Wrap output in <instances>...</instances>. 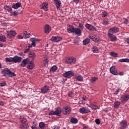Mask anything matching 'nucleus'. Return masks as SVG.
<instances>
[{
	"instance_id": "nucleus-53",
	"label": "nucleus",
	"mask_w": 129,
	"mask_h": 129,
	"mask_svg": "<svg viewBox=\"0 0 129 129\" xmlns=\"http://www.w3.org/2000/svg\"><path fill=\"white\" fill-rule=\"evenodd\" d=\"M95 122L97 124H100V120L99 119H96Z\"/></svg>"
},
{
	"instance_id": "nucleus-10",
	"label": "nucleus",
	"mask_w": 129,
	"mask_h": 129,
	"mask_svg": "<svg viewBox=\"0 0 129 129\" xmlns=\"http://www.w3.org/2000/svg\"><path fill=\"white\" fill-rule=\"evenodd\" d=\"M50 40L52 42H60L62 40V37L60 36H53Z\"/></svg>"
},
{
	"instance_id": "nucleus-4",
	"label": "nucleus",
	"mask_w": 129,
	"mask_h": 129,
	"mask_svg": "<svg viewBox=\"0 0 129 129\" xmlns=\"http://www.w3.org/2000/svg\"><path fill=\"white\" fill-rule=\"evenodd\" d=\"M118 31H119V29H118V28L114 26L113 28L109 29V30L108 31V33L112 34H116V33H117Z\"/></svg>"
},
{
	"instance_id": "nucleus-15",
	"label": "nucleus",
	"mask_w": 129,
	"mask_h": 129,
	"mask_svg": "<svg viewBox=\"0 0 129 129\" xmlns=\"http://www.w3.org/2000/svg\"><path fill=\"white\" fill-rule=\"evenodd\" d=\"M29 62H30V60H29L28 58H26L23 60H22L21 63V66H22V67H26L27 64H29Z\"/></svg>"
},
{
	"instance_id": "nucleus-63",
	"label": "nucleus",
	"mask_w": 129,
	"mask_h": 129,
	"mask_svg": "<svg viewBox=\"0 0 129 129\" xmlns=\"http://www.w3.org/2000/svg\"><path fill=\"white\" fill-rule=\"evenodd\" d=\"M74 43L76 44H78V40H77V39H75Z\"/></svg>"
},
{
	"instance_id": "nucleus-21",
	"label": "nucleus",
	"mask_w": 129,
	"mask_h": 129,
	"mask_svg": "<svg viewBox=\"0 0 129 129\" xmlns=\"http://www.w3.org/2000/svg\"><path fill=\"white\" fill-rule=\"evenodd\" d=\"M41 9L42 10H44L45 12L48 11V3L44 2L42 5H41Z\"/></svg>"
},
{
	"instance_id": "nucleus-11",
	"label": "nucleus",
	"mask_w": 129,
	"mask_h": 129,
	"mask_svg": "<svg viewBox=\"0 0 129 129\" xmlns=\"http://www.w3.org/2000/svg\"><path fill=\"white\" fill-rule=\"evenodd\" d=\"M110 72L113 75H117L118 74L117 70H116V69L114 66H112L110 68Z\"/></svg>"
},
{
	"instance_id": "nucleus-20",
	"label": "nucleus",
	"mask_w": 129,
	"mask_h": 129,
	"mask_svg": "<svg viewBox=\"0 0 129 129\" xmlns=\"http://www.w3.org/2000/svg\"><path fill=\"white\" fill-rule=\"evenodd\" d=\"M91 49L93 53H99V48L97 47V46H96V45L92 46Z\"/></svg>"
},
{
	"instance_id": "nucleus-62",
	"label": "nucleus",
	"mask_w": 129,
	"mask_h": 129,
	"mask_svg": "<svg viewBox=\"0 0 129 129\" xmlns=\"http://www.w3.org/2000/svg\"><path fill=\"white\" fill-rule=\"evenodd\" d=\"M125 128L124 127H123L122 126H121L118 128V129H124Z\"/></svg>"
},
{
	"instance_id": "nucleus-18",
	"label": "nucleus",
	"mask_w": 129,
	"mask_h": 129,
	"mask_svg": "<svg viewBox=\"0 0 129 129\" xmlns=\"http://www.w3.org/2000/svg\"><path fill=\"white\" fill-rule=\"evenodd\" d=\"M16 35H17V32H16V31L14 30L10 31L8 34V37H9V38H12L13 37H15Z\"/></svg>"
},
{
	"instance_id": "nucleus-51",
	"label": "nucleus",
	"mask_w": 129,
	"mask_h": 129,
	"mask_svg": "<svg viewBox=\"0 0 129 129\" xmlns=\"http://www.w3.org/2000/svg\"><path fill=\"white\" fill-rule=\"evenodd\" d=\"M102 17L103 18H105V17H107V13L106 12H104L102 13Z\"/></svg>"
},
{
	"instance_id": "nucleus-61",
	"label": "nucleus",
	"mask_w": 129,
	"mask_h": 129,
	"mask_svg": "<svg viewBox=\"0 0 129 129\" xmlns=\"http://www.w3.org/2000/svg\"><path fill=\"white\" fill-rule=\"evenodd\" d=\"M18 39H23V36H22V35H18Z\"/></svg>"
},
{
	"instance_id": "nucleus-47",
	"label": "nucleus",
	"mask_w": 129,
	"mask_h": 129,
	"mask_svg": "<svg viewBox=\"0 0 129 129\" xmlns=\"http://www.w3.org/2000/svg\"><path fill=\"white\" fill-rule=\"evenodd\" d=\"M21 13H22V11H16L14 12H13V16H18V15H19V14H21Z\"/></svg>"
},
{
	"instance_id": "nucleus-26",
	"label": "nucleus",
	"mask_w": 129,
	"mask_h": 129,
	"mask_svg": "<svg viewBox=\"0 0 129 129\" xmlns=\"http://www.w3.org/2000/svg\"><path fill=\"white\" fill-rule=\"evenodd\" d=\"M54 4L57 9H60V7L61 6V1L60 0H54Z\"/></svg>"
},
{
	"instance_id": "nucleus-31",
	"label": "nucleus",
	"mask_w": 129,
	"mask_h": 129,
	"mask_svg": "<svg viewBox=\"0 0 129 129\" xmlns=\"http://www.w3.org/2000/svg\"><path fill=\"white\" fill-rule=\"evenodd\" d=\"M119 105H120V101H117L114 103V107L115 109L118 108Z\"/></svg>"
},
{
	"instance_id": "nucleus-12",
	"label": "nucleus",
	"mask_w": 129,
	"mask_h": 129,
	"mask_svg": "<svg viewBox=\"0 0 129 129\" xmlns=\"http://www.w3.org/2000/svg\"><path fill=\"white\" fill-rule=\"evenodd\" d=\"M128 99H129V95L127 94H126L120 97V100L122 101V102H123V101H127Z\"/></svg>"
},
{
	"instance_id": "nucleus-6",
	"label": "nucleus",
	"mask_w": 129,
	"mask_h": 129,
	"mask_svg": "<svg viewBox=\"0 0 129 129\" xmlns=\"http://www.w3.org/2000/svg\"><path fill=\"white\" fill-rule=\"evenodd\" d=\"M108 38H109L111 42H115L116 41V40H117L116 36L111 33H108Z\"/></svg>"
},
{
	"instance_id": "nucleus-56",
	"label": "nucleus",
	"mask_w": 129,
	"mask_h": 129,
	"mask_svg": "<svg viewBox=\"0 0 129 129\" xmlns=\"http://www.w3.org/2000/svg\"><path fill=\"white\" fill-rule=\"evenodd\" d=\"M123 23H124V24H125V25H127V24H128V20H127L126 19H124Z\"/></svg>"
},
{
	"instance_id": "nucleus-60",
	"label": "nucleus",
	"mask_w": 129,
	"mask_h": 129,
	"mask_svg": "<svg viewBox=\"0 0 129 129\" xmlns=\"http://www.w3.org/2000/svg\"><path fill=\"white\" fill-rule=\"evenodd\" d=\"M0 105H2V106L5 105V102H3V101H0Z\"/></svg>"
},
{
	"instance_id": "nucleus-55",
	"label": "nucleus",
	"mask_w": 129,
	"mask_h": 129,
	"mask_svg": "<svg viewBox=\"0 0 129 129\" xmlns=\"http://www.w3.org/2000/svg\"><path fill=\"white\" fill-rule=\"evenodd\" d=\"M52 129H60V126L59 125H54L53 126Z\"/></svg>"
},
{
	"instance_id": "nucleus-50",
	"label": "nucleus",
	"mask_w": 129,
	"mask_h": 129,
	"mask_svg": "<svg viewBox=\"0 0 129 129\" xmlns=\"http://www.w3.org/2000/svg\"><path fill=\"white\" fill-rule=\"evenodd\" d=\"M79 29H82V30H83L84 28V26H83V24L82 23H79Z\"/></svg>"
},
{
	"instance_id": "nucleus-34",
	"label": "nucleus",
	"mask_w": 129,
	"mask_h": 129,
	"mask_svg": "<svg viewBox=\"0 0 129 129\" xmlns=\"http://www.w3.org/2000/svg\"><path fill=\"white\" fill-rule=\"evenodd\" d=\"M20 120L21 122L24 123L27 121V119L24 116H20Z\"/></svg>"
},
{
	"instance_id": "nucleus-41",
	"label": "nucleus",
	"mask_w": 129,
	"mask_h": 129,
	"mask_svg": "<svg viewBox=\"0 0 129 129\" xmlns=\"http://www.w3.org/2000/svg\"><path fill=\"white\" fill-rule=\"evenodd\" d=\"M93 41H94V42H100V38L96 35Z\"/></svg>"
},
{
	"instance_id": "nucleus-42",
	"label": "nucleus",
	"mask_w": 129,
	"mask_h": 129,
	"mask_svg": "<svg viewBox=\"0 0 129 129\" xmlns=\"http://www.w3.org/2000/svg\"><path fill=\"white\" fill-rule=\"evenodd\" d=\"M4 9L6 10V11H12L13 10V9L10 6L7 5L4 7Z\"/></svg>"
},
{
	"instance_id": "nucleus-49",
	"label": "nucleus",
	"mask_w": 129,
	"mask_h": 129,
	"mask_svg": "<svg viewBox=\"0 0 129 129\" xmlns=\"http://www.w3.org/2000/svg\"><path fill=\"white\" fill-rule=\"evenodd\" d=\"M102 24L104 26H107V25L109 24V22L106 20H105L103 22Z\"/></svg>"
},
{
	"instance_id": "nucleus-7",
	"label": "nucleus",
	"mask_w": 129,
	"mask_h": 129,
	"mask_svg": "<svg viewBox=\"0 0 129 129\" xmlns=\"http://www.w3.org/2000/svg\"><path fill=\"white\" fill-rule=\"evenodd\" d=\"M79 111L80 113H88V112H90V109L87 107H82L79 109Z\"/></svg>"
},
{
	"instance_id": "nucleus-30",
	"label": "nucleus",
	"mask_w": 129,
	"mask_h": 129,
	"mask_svg": "<svg viewBox=\"0 0 129 129\" xmlns=\"http://www.w3.org/2000/svg\"><path fill=\"white\" fill-rule=\"evenodd\" d=\"M30 41L32 42L31 45L35 46H36V42H37V41H39V40L36 38H32L30 39Z\"/></svg>"
},
{
	"instance_id": "nucleus-2",
	"label": "nucleus",
	"mask_w": 129,
	"mask_h": 129,
	"mask_svg": "<svg viewBox=\"0 0 129 129\" xmlns=\"http://www.w3.org/2000/svg\"><path fill=\"white\" fill-rule=\"evenodd\" d=\"M74 76V73L72 71H69L68 72H65L63 74V77H66V78H70Z\"/></svg>"
},
{
	"instance_id": "nucleus-23",
	"label": "nucleus",
	"mask_w": 129,
	"mask_h": 129,
	"mask_svg": "<svg viewBox=\"0 0 129 129\" xmlns=\"http://www.w3.org/2000/svg\"><path fill=\"white\" fill-rule=\"evenodd\" d=\"M75 79H76L77 81H79V82H82L84 79L83 77L81 76L80 75L76 76Z\"/></svg>"
},
{
	"instance_id": "nucleus-46",
	"label": "nucleus",
	"mask_w": 129,
	"mask_h": 129,
	"mask_svg": "<svg viewBox=\"0 0 129 129\" xmlns=\"http://www.w3.org/2000/svg\"><path fill=\"white\" fill-rule=\"evenodd\" d=\"M68 96H69V97H74V93L72 91H70L68 93Z\"/></svg>"
},
{
	"instance_id": "nucleus-58",
	"label": "nucleus",
	"mask_w": 129,
	"mask_h": 129,
	"mask_svg": "<svg viewBox=\"0 0 129 129\" xmlns=\"http://www.w3.org/2000/svg\"><path fill=\"white\" fill-rule=\"evenodd\" d=\"M1 26H3V27L7 26V23H3L1 24Z\"/></svg>"
},
{
	"instance_id": "nucleus-25",
	"label": "nucleus",
	"mask_w": 129,
	"mask_h": 129,
	"mask_svg": "<svg viewBox=\"0 0 129 129\" xmlns=\"http://www.w3.org/2000/svg\"><path fill=\"white\" fill-rule=\"evenodd\" d=\"M21 129H28L29 124L27 123H22V124L20 126Z\"/></svg>"
},
{
	"instance_id": "nucleus-39",
	"label": "nucleus",
	"mask_w": 129,
	"mask_h": 129,
	"mask_svg": "<svg viewBox=\"0 0 129 129\" xmlns=\"http://www.w3.org/2000/svg\"><path fill=\"white\" fill-rule=\"evenodd\" d=\"M24 37L25 38H26V39H28V38H29L30 37V36H31V34L29 33H28L27 31H25L24 32Z\"/></svg>"
},
{
	"instance_id": "nucleus-9",
	"label": "nucleus",
	"mask_w": 129,
	"mask_h": 129,
	"mask_svg": "<svg viewBox=\"0 0 129 129\" xmlns=\"http://www.w3.org/2000/svg\"><path fill=\"white\" fill-rule=\"evenodd\" d=\"M76 29V28L74 27V26H73V25H70L67 28V31L68 33H70L71 34H74Z\"/></svg>"
},
{
	"instance_id": "nucleus-27",
	"label": "nucleus",
	"mask_w": 129,
	"mask_h": 129,
	"mask_svg": "<svg viewBox=\"0 0 129 129\" xmlns=\"http://www.w3.org/2000/svg\"><path fill=\"white\" fill-rule=\"evenodd\" d=\"M120 125H121V126H122L123 127H126V125H127V123L126 122V120H124L121 121L120 122Z\"/></svg>"
},
{
	"instance_id": "nucleus-24",
	"label": "nucleus",
	"mask_w": 129,
	"mask_h": 129,
	"mask_svg": "<svg viewBox=\"0 0 129 129\" xmlns=\"http://www.w3.org/2000/svg\"><path fill=\"white\" fill-rule=\"evenodd\" d=\"M54 112L55 113V115L59 116L61 112H62V109L60 107H57L56 108L55 111H54Z\"/></svg>"
},
{
	"instance_id": "nucleus-17",
	"label": "nucleus",
	"mask_w": 129,
	"mask_h": 129,
	"mask_svg": "<svg viewBox=\"0 0 129 129\" xmlns=\"http://www.w3.org/2000/svg\"><path fill=\"white\" fill-rule=\"evenodd\" d=\"M85 27L87 29H88L90 31H94V30H95V27H94V26L88 23H87L85 24Z\"/></svg>"
},
{
	"instance_id": "nucleus-5",
	"label": "nucleus",
	"mask_w": 129,
	"mask_h": 129,
	"mask_svg": "<svg viewBox=\"0 0 129 129\" xmlns=\"http://www.w3.org/2000/svg\"><path fill=\"white\" fill-rule=\"evenodd\" d=\"M71 112V107L70 106H66L62 109V113L63 114H69Z\"/></svg>"
},
{
	"instance_id": "nucleus-29",
	"label": "nucleus",
	"mask_w": 129,
	"mask_h": 129,
	"mask_svg": "<svg viewBox=\"0 0 129 129\" xmlns=\"http://www.w3.org/2000/svg\"><path fill=\"white\" fill-rule=\"evenodd\" d=\"M28 56L29 58H32V59H35V58H36V53L30 52L28 53Z\"/></svg>"
},
{
	"instance_id": "nucleus-52",
	"label": "nucleus",
	"mask_w": 129,
	"mask_h": 129,
	"mask_svg": "<svg viewBox=\"0 0 129 129\" xmlns=\"http://www.w3.org/2000/svg\"><path fill=\"white\" fill-rule=\"evenodd\" d=\"M49 115H56L55 111H51L49 113Z\"/></svg>"
},
{
	"instance_id": "nucleus-19",
	"label": "nucleus",
	"mask_w": 129,
	"mask_h": 129,
	"mask_svg": "<svg viewBox=\"0 0 129 129\" xmlns=\"http://www.w3.org/2000/svg\"><path fill=\"white\" fill-rule=\"evenodd\" d=\"M21 7H22V5L20 2H18L16 4H13L12 5L13 9H15V10L19 9V8H21Z\"/></svg>"
},
{
	"instance_id": "nucleus-45",
	"label": "nucleus",
	"mask_w": 129,
	"mask_h": 129,
	"mask_svg": "<svg viewBox=\"0 0 129 129\" xmlns=\"http://www.w3.org/2000/svg\"><path fill=\"white\" fill-rule=\"evenodd\" d=\"M30 48H32V46H31V44H29V47L28 48L25 49V50H24V53L25 54L28 53V52H29L30 51Z\"/></svg>"
},
{
	"instance_id": "nucleus-36",
	"label": "nucleus",
	"mask_w": 129,
	"mask_h": 129,
	"mask_svg": "<svg viewBox=\"0 0 129 129\" xmlns=\"http://www.w3.org/2000/svg\"><path fill=\"white\" fill-rule=\"evenodd\" d=\"M57 69H58V68L57 67V66H53L50 68V72H55V71L57 70Z\"/></svg>"
},
{
	"instance_id": "nucleus-1",
	"label": "nucleus",
	"mask_w": 129,
	"mask_h": 129,
	"mask_svg": "<svg viewBox=\"0 0 129 129\" xmlns=\"http://www.w3.org/2000/svg\"><path fill=\"white\" fill-rule=\"evenodd\" d=\"M1 73L3 76L5 77H14L15 76H17V75L14 72H11V70L8 68L4 69L1 72Z\"/></svg>"
},
{
	"instance_id": "nucleus-32",
	"label": "nucleus",
	"mask_w": 129,
	"mask_h": 129,
	"mask_svg": "<svg viewBox=\"0 0 129 129\" xmlns=\"http://www.w3.org/2000/svg\"><path fill=\"white\" fill-rule=\"evenodd\" d=\"M71 122H72V123H74V124L78 123V119H77V118H76L75 117H72L71 118Z\"/></svg>"
},
{
	"instance_id": "nucleus-22",
	"label": "nucleus",
	"mask_w": 129,
	"mask_h": 129,
	"mask_svg": "<svg viewBox=\"0 0 129 129\" xmlns=\"http://www.w3.org/2000/svg\"><path fill=\"white\" fill-rule=\"evenodd\" d=\"M74 34L77 35V36H81V35H82V32L81 31V29L76 28V29H75Z\"/></svg>"
},
{
	"instance_id": "nucleus-33",
	"label": "nucleus",
	"mask_w": 129,
	"mask_h": 129,
	"mask_svg": "<svg viewBox=\"0 0 129 129\" xmlns=\"http://www.w3.org/2000/svg\"><path fill=\"white\" fill-rule=\"evenodd\" d=\"M98 78L96 77H92L90 79V81L91 83H94L95 81H97L98 80Z\"/></svg>"
},
{
	"instance_id": "nucleus-28",
	"label": "nucleus",
	"mask_w": 129,
	"mask_h": 129,
	"mask_svg": "<svg viewBox=\"0 0 129 129\" xmlns=\"http://www.w3.org/2000/svg\"><path fill=\"white\" fill-rule=\"evenodd\" d=\"M90 107L93 109V110H96V109H99V107L98 106L94 105V104H91Z\"/></svg>"
},
{
	"instance_id": "nucleus-43",
	"label": "nucleus",
	"mask_w": 129,
	"mask_h": 129,
	"mask_svg": "<svg viewBox=\"0 0 129 129\" xmlns=\"http://www.w3.org/2000/svg\"><path fill=\"white\" fill-rule=\"evenodd\" d=\"M119 62H129L128 58H121L119 59Z\"/></svg>"
},
{
	"instance_id": "nucleus-37",
	"label": "nucleus",
	"mask_w": 129,
	"mask_h": 129,
	"mask_svg": "<svg viewBox=\"0 0 129 129\" xmlns=\"http://www.w3.org/2000/svg\"><path fill=\"white\" fill-rule=\"evenodd\" d=\"M90 42V39L88 38H86V39L83 40V44L84 45H87V44H89Z\"/></svg>"
},
{
	"instance_id": "nucleus-48",
	"label": "nucleus",
	"mask_w": 129,
	"mask_h": 129,
	"mask_svg": "<svg viewBox=\"0 0 129 129\" xmlns=\"http://www.w3.org/2000/svg\"><path fill=\"white\" fill-rule=\"evenodd\" d=\"M95 36L96 35L94 34H89V37L90 38V39H91L93 41V40H94V38H95Z\"/></svg>"
},
{
	"instance_id": "nucleus-44",
	"label": "nucleus",
	"mask_w": 129,
	"mask_h": 129,
	"mask_svg": "<svg viewBox=\"0 0 129 129\" xmlns=\"http://www.w3.org/2000/svg\"><path fill=\"white\" fill-rule=\"evenodd\" d=\"M110 55L112 57H117V53L115 52L114 51H112L110 52Z\"/></svg>"
},
{
	"instance_id": "nucleus-14",
	"label": "nucleus",
	"mask_w": 129,
	"mask_h": 129,
	"mask_svg": "<svg viewBox=\"0 0 129 129\" xmlns=\"http://www.w3.org/2000/svg\"><path fill=\"white\" fill-rule=\"evenodd\" d=\"M22 61V57L18 56L13 57V63H20Z\"/></svg>"
},
{
	"instance_id": "nucleus-3",
	"label": "nucleus",
	"mask_w": 129,
	"mask_h": 129,
	"mask_svg": "<svg viewBox=\"0 0 129 129\" xmlns=\"http://www.w3.org/2000/svg\"><path fill=\"white\" fill-rule=\"evenodd\" d=\"M49 91H50V87H49L48 86L45 85L41 89L40 92L42 93V94H46V93H48Z\"/></svg>"
},
{
	"instance_id": "nucleus-54",
	"label": "nucleus",
	"mask_w": 129,
	"mask_h": 129,
	"mask_svg": "<svg viewBox=\"0 0 129 129\" xmlns=\"http://www.w3.org/2000/svg\"><path fill=\"white\" fill-rule=\"evenodd\" d=\"M6 82H3L2 83H0V86H1V87H3L4 86H5L6 85Z\"/></svg>"
},
{
	"instance_id": "nucleus-16",
	"label": "nucleus",
	"mask_w": 129,
	"mask_h": 129,
	"mask_svg": "<svg viewBox=\"0 0 129 129\" xmlns=\"http://www.w3.org/2000/svg\"><path fill=\"white\" fill-rule=\"evenodd\" d=\"M44 32L45 34H49L51 32V27L50 25L46 24L44 26Z\"/></svg>"
},
{
	"instance_id": "nucleus-59",
	"label": "nucleus",
	"mask_w": 129,
	"mask_h": 129,
	"mask_svg": "<svg viewBox=\"0 0 129 129\" xmlns=\"http://www.w3.org/2000/svg\"><path fill=\"white\" fill-rule=\"evenodd\" d=\"M118 75L122 76V75H123V73L122 72H119Z\"/></svg>"
},
{
	"instance_id": "nucleus-8",
	"label": "nucleus",
	"mask_w": 129,
	"mask_h": 129,
	"mask_svg": "<svg viewBox=\"0 0 129 129\" xmlns=\"http://www.w3.org/2000/svg\"><path fill=\"white\" fill-rule=\"evenodd\" d=\"M66 62L67 64H74L76 62V58L73 57H70L66 59Z\"/></svg>"
},
{
	"instance_id": "nucleus-40",
	"label": "nucleus",
	"mask_w": 129,
	"mask_h": 129,
	"mask_svg": "<svg viewBox=\"0 0 129 129\" xmlns=\"http://www.w3.org/2000/svg\"><path fill=\"white\" fill-rule=\"evenodd\" d=\"M39 126L40 128L44 129L45 128V123L41 122L39 123Z\"/></svg>"
},
{
	"instance_id": "nucleus-13",
	"label": "nucleus",
	"mask_w": 129,
	"mask_h": 129,
	"mask_svg": "<svg viewBox=\"0 0 129 129\" xmlns=\"http://www.w3.org/2000/svg\"><path fill=\"white\" fill-rule=\"evenodd\" d=\"M34 68H35V63H34V61H33L29 62L27 67V69H28L29 70L34 69Z\"/></svg>"
},
{
	"instance_id": "nucleus-64",
	"label": "nucleus",
	"mask_w": 129,
	"mask_h": 129,
	"mask_svg": "<svg viewBox=\"0 0 129 129\" xmlns=\"http://www.w3.org/2000/svg\"><path fill=\"white\" fill-rule=\"evenodd\" d=\"M126 41H127V43L128 44H129V38H127L126 39Z\"/></svg>"
},
{
	"instance_id": "nucleus-35",
	"label": "nucleus",
	"mask_w": 129,
	"mask_h": 129,
	"mask_svg": "<svg viewBox=\"0 0 129 129\" xmlns=\"http://www.w3.org/2000/svg\"><path fill=\"white\" fill-rule=\"evenodd\" d=\"M0 41L3 43H5L7 41V37L4 35L0 36Z\"/></svg>"
},
{
	"instance_id": "nucleus-38",
	"label": "nucleus",
	"mask_w": 129,
	"mask_h": 129,
	"mask_svg": "<svg viewBox=\"0 0 129 129\" xmlns=\"http://www.w3.org/2000/svg\"><path fill=\"white\" fill-rule=\"evenodd\" d=\"M5 60L6 62H11L12 63H13V57H6Z\"/></svg>"
},
{
	"instance_id": "nucleus-57",
	"label": "nucleus",
	"mask_w": 129,
	"mask_h": 129,
	"mask_svg": "<svg viewBox=\"0 0 129 129\" xmlns=\"http://www.w3.org/2000/svg\"><path fill=\"white\" fill-rule=\"evenodd\" d=\"M119 92V89H118L116 90L115 92L114 93V94H115V95H117Z\"/></svg>"
}]
</instances>
